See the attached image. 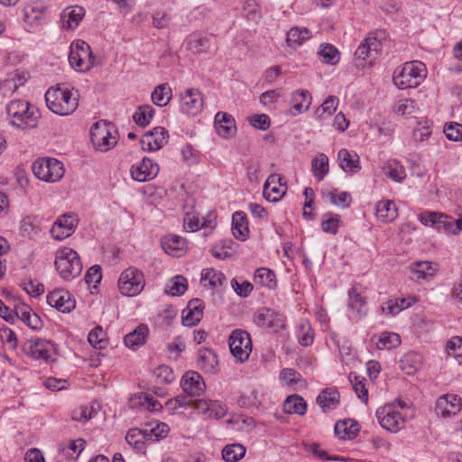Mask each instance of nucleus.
<instances>
[{
	"instance_id": "45",
	"label": "nucleus",
	"mask_w": 462,
	"mask_h": 462,
	"mask_svg": "<svg viewBox=\"0 0 462 462\" xmlns=\"http://www.w3.org/2000/svg\"><path fill=\"white\" fill-rule=\"evenodd\" d=\"M245 455V448L241 444L226 445L222 450V457L226 462H236Z\"/></svg>"
},
{
	"instance_id": "63",
	"label": "nucleus",
	"mask_w": 462,
	"mask_h": 462,
	"mask_svg": "<svg viewBox=\"0 0 462 462\" xmlns=\"http://www.w3.org/2000/svg\"><path fill=\"white\" fill-rule=\"evenodd\" d=\"M446 137L451 141H462V125L451 123L444 128Z\"/></svg>"
},
{
	"instance_id": "27",
	"label": "nucleus",
	"mask_w": 462,
	"mask_h": 462,
	"mask_svg": "<svg viewBox=\"0 0 462 462\" xmlns=\"http://www.w3.org/2000/svg\"><path fill=\"white\" fill-rule=\"evenodd\" d=\"M85 15V10L81 6H74L65 9L60 16L61 27L66 30L76 29Z\"/></svg>"
},
{
	"instance_id": "5",
	"label": "nucleus",
	"mask_w": 462,
	"mask_h": 462,
	"mask_svg": "<svg viewBox=\"0 0 462 462\" xmlns=\"http://www.w3.org/2000/svg\"><path fill=\"white\" fill-rule=\"evenodd\" d=\"M6 112L11 124L18 128H33L37 125V113L30 109L27 101L16 99L11 101L6 106Z\"/></svg>"
},
{
	"instance_id": "35",
	"label": "nucleus",
	"mask_w": 462,
	"mask_h": 462,
	"mask_svg": "<svg viewBox=\"0 0 462 462\" xmlns=\"http://www.w3.org/2000/svg\"><path fill=\"white\" fill-rule=\"evenodd\" d=\"M291 107L296 114H301L307 111L311 104V95L308 90H296L291 96Z\"/></svg>"
},
{
	"instance_id": "58",
	"label": "nucleus",
	"mask_w": 462,
	"mask_h": 462,
	"mask_svg": "<svg viewBox=\"0 0 462 462\" xmlns=\"http://www.w3.org/2000/svg\"><path fill=\"white\" fill-rule=\"evenodd\" d=\"M243 12L248 20L257 22L260 15V7L255 0H246L243 5Z\"/></svg>"
},
{
	"instance_id": "9",
	"label": "nucleus",
	"mask_w": 462,
	"mask_h": 462,
	"mask_svg": "<svg viewBox=\"0 0 462 462\" xmlns=\"http://www.w3.org/2000/svg\"><path fill=\"white\" fill-rule=\"evenodd\" d=\"M144 288L143 273L135 267L125 269L118 280L119 291L128 297L138 295Z\"/></svg>"
},
{
	"instance_id": "4",
	"label": "nucleus",
	"mask_w": 462,
	"mask_h": 462,
	"mask_svg": "<svg viewBox=\"0 0 462 462\" xmlns=\"http://www.w3.org/2000/svg\"><path fill=\"white\" fill-rule=\"evenodd\" d=\"M426 77L425 65L418 60L406 62L402 69H396L393 83L400 89L418 87Z\"/></svg>"
},
{
	"instance_id": "29",
	"label": "nucleus",
	"mask_w": 462,
	"mask_h": 462,
	"mask_svg": "<svg viewBox=\"0 0 462 462\" xmlns=\"http://www.w3.org/2000/svg\"><path fill=\"white\" fill-rule=\"evenodd\" d=\"M218 360L217 355L208 348H203L199 351L198 367L208 374H215Z\"/></svg>"
},
{
	"instance_id": "28",
	"label": "nucleus",
	"mask_w": 462,
	"mask_h": 462,
	"mask_svg": "<svg viewBox=\"0 0 462 462\" xmlns=\"http://www.w3.org/2000/svg\"><path fill=\"white\" fill-rule=\"evenodd\" d=\"M409 270L411 273L412 279L428 280L434 276L438 269L433 265L431 262L417 261L410 264Z\"/></svg>"
},
{
	"instance_id": "13",
	"label": "nucleus",
	"mask_w": 462,
	"mask_h": 462,
	"mask_svg": "<svg viewBox=\"0 0 462 462\" xmlns=\"http://www.w3.org/2000/svg\"><path fill=\"white\" fill-rule=\"evenodd\" d=\"M24 352L35 360L48 362L55 351L52 342L42 338L29 339L24 343Z\"/></svg>"
},
{
	"instance_id": "40",
	"label": "nucleus",
	"mask_w": 462,
	"mask_h": 462,
	"mask_svg": "<svg viewBox=\"0 0 462 462\" xmlns=\"http://www.w3.org/2000/svg\"><path fill=\"white\" fill-rule=\"evenodd\" d=\"M236 244L233 240H223L210 249L212 255L217 259H226L234 255Z\"/></svg>"
},
{
	"instance_id": "41",
	"label": "nucleus",
	"mask_w": 462,
	"mask_h": 462,
	"mask_svg": "<svg viewBox=\"0 0 462 462\" xmlns=\"http://www.w3.org/2000/svg\"><path fill=\"white\" fill-rule=\"evenodd\" d=\"M171 97V88L166 83L157 86L151 95L152 103L158 106H167Z\"/></svg>"
},
{
	"instance_id": "18",
	"label": "nucleus",
	"mask_w": 462,
	"mask_h": 462,
	"mask_svg": "<svg viewBox=\"0 0 462 462\" xmlns=\"http://www.w3.org/2000/svg\"><path fill=\"white\" fill-rule=\"evenodd\" d=\"M47 302L50 306L63 313H69L75 308V300L69 291L62 289L51 291L47 296Z\"/></svg>"
},
{
	"instance_id": "24",
	"label": "nucleus",
	"mask_w": 462,
	"mask_h": 462,
	"mask_svg": "<svg viewBox=\"0 0 462 462\" xmlns=\"http://www.w3.org/2000/svg\"><path fill=\"white\" fill-rule=\"evenodd\" d=\"M204 303L200 299H192L182 312V322L184 326L191 327L197 325L203 316Z\"/></svg>"
},
{
	"instance_id": "42",
	"label": "nucleus",
	"mask_w": 462,
	"mask_h": 462,
	"mask_svg": "<svg viewBox=\"0 0 462 462\" xmlns=\"http://www.w3.org/2000/svg\"><path fill=\"white\" fill-rule=\"evenodd\" d=\"M225 281V274L213 268L204 269L201 273V283L204 286H206L208 282L211 288H217L221 286Z\"/></svg>"
},
{
	"instance_id": "21",
	"label": "nucleus",
	"mask_w": 462,
	"mask_h": 462,
	"mask_svg": "<svg viewBox=\"0 0 462 462\" xmlns=\"http://www.w3.org/2000/svg\"><path fill=\"white\" fill-rule=\"evenodd\" d=\"M159 173V165L149 158H143V161L132 166L131 175L134 180L143 182L152 180Z\"/></svg>"
},
{
	"instance_id": "43",
	"label": "nucleus",
	"mask_w": 462,
	"mask_h": 462,
	"mask_svg": "<svg viewBox=\"0 0 462 462\" xmlns=\"http://www.w3.org/2000/svg\"><path fill=\"white\" fill-rule=\"evenodd\" d=\"M155 110L150 105L139 106L137 110L133 116V119L136 125L141 127L148 125L154 116Z\"/></svg>"
},
{
	"instance_id": "46",
	"label": "nucleus",
	"mask_w": 462,
	"mask_h": 462,
	"mask_svg": "<svg viewBox=\"0 0 462 462\" xmlns=\"http://www.w3.org/2000/svg\"><path fill=\"white\" fill-rule=\"evenodd\" d=\"M384 174L396 182H402L406 178L405 168L397 161H390L387 163Z\"/></svg>"
},
{
	"instance_id": "37",
	"label": "nucleus",
	"mask_w": 462,
	"mask_h": 462,
	"mask_svg": "<svg viewBox=\"0 0 462 462\" xmlns=\"http://www.w3.org/2000/svg\"><path fill=\"white\" fill-rule=\"evenodd\" d=\"M311 32L305 27H292L288 32L286 42L289 47L297 48L310 39Z\"/></svg>"
},
{
	"instance_id": "11",
	"label": "nucleus",
	"mask_w": 462,
	"mask_h": 462,
	"mask_svg": "<svg viewBox=\"0 0 462 462\" xmlns=\"http://www.w3.org/2000/svg\"><path fill=\"white\" fill-rule=\"evenodd\" d=\"M254 322L260 328L277 332L284 328L285 317L275 310L261 308L254 312Z\"/></svg>"
},
{
	"instance_id": "26",
	"label": "nucleus",
	"mask_w": 462,
	"mask_h": 462,
	"mask_svg": "<svg viewBox=\"0 0 462 462\" xmlns=\"http://www.w3.org/2000/svg\"><path fill=\"white\" fill-rule=\"evenodd\" d=\"M349 302L348 306L351 310L356 312L358 318L366 314V301L365 297L363 296V288L359 283H356L349 290Z\"/></svg>"
},
{
	"instance_id": "19",
	"label": "nucleus",
	"mask_w": 462,
	"mask_h": 462,
	"mask_svg": "<svg viewBox=\"0 0 462 462\" xmlns=\"http://www.w3.org/2000/svg\"><path fill=\"white\" fill-rule=\"evenodd\" d=\"M181 387L189 397H196L205 392L206 383L198 372L189 371L182 376Z\"/></svg>"
},
{
	"instance_id": "32",
	"label": "nucleus",
	"mask_w": 462,
	"mask_h": 462,
	"mask_svg": "<svg viewBox=\"0 0 462 462\" xmlns=\"http://www.w3.org/2000/svg\"><path fill=\"white\" fill-rule=\"evenodd\" d=\"M339 399L340 394L336 389L327 388L319 394L317 402L326 411L335 409L339 402Z\"/></svg>"
},
{
	"instance_id": "17",
	"label": "nucleus",
	"mask_w": 462,
	"mask_h": 462,
	"mask_svg": "<svg viewBox=\"0 0 462 462\" xmlns=\"http://www.w3.org/2000/svg\"><path fill=\"white\" fill-rule=\"evenodd\" d=\"M286 190V182H282L281 175L271 174L263 185V194L268 201L276 202L282 198Z\"/></svg>"
},
{
	"instance_id": "8",
	"label": "nucleus",
	"mask_w": 462,
	"mask_h": 462,
	"mask_svg": "<svg viewBox=\"0 0 462 462\" xmlns=\"http://www.w3.org/2000/svg\"><path fill=\"white\" fill-rule=\"evenodd\" d=\"M32 171L39 180L56 182L63 177L65 170L62 162L60 161L51 158H42L33 162Z\"/></svg>"
},
{
	"instance_id": "7",
	"label": "nucleus",
	"mask_w": 462,
	"mask_h": 462,
	"mask_svg": "<svg viewBox=\"0 0 462 462\" xmlns=\"http://www.w3.org/2000/svg\"><path fill=\"white\" fill-rule=\"evenodd\" d=\"M95 61L90 46L83 40L72 42L69 55V62L72 68L79 71L88 70Z\"/></svg>"
},
{
	"instance_id": "30",
	"label": "nucleus",
	"mask_w": 462,
	"mask_h": 462,
	"mask_svg": "<svg viewBox=\"0 0 462 462\" xmlns=\"http://www.w3.org/2000/svg\"><path fill=\"white\" fill-rule=\"evenodd\" d=\"M337 161L340 168L346 172L355 173L360 169L358 155L346 149H341L338 152Z\"/></svg>"
},
{
	"instance_id": "53",
	"label": "nucleus",
	"mask_w": 462,
	"mask_h": 462,
	"mask_svg": "<svg viewBox=\"0 0 462 462\" xmlns=\"http://www.w3.org/2000/svg\"><path fill=\"white\" fill-rule=\"evenodd\" d=\"M88 340L93 347L97 349H104L107 345L106 333L100 326H97L89 332Z\"/></svg>"
},
{
	"instance_id": "47",
	"label": "nucleus",
	"mask_w": 462,
	"mask_h": 462,
	"mask_svg": "<svg viewBox=\"0 0 462 462\" xmlns=\"http://www.w3.org/2000/svg\"><path fill=\"white\" fill-rule=\"evenodd\" d=\"M297 337L303 346H310L314 340V333L309 321H301L297 329Z\"/></svg>"
},
{
	"instance_id": "2",
	"label": "nucleus",
	"mask_w": 462,
	"mask_h": 462,
	"mask_svg": "<svg viewBox=\"0 0 462 462\" xmlns=\"http://www.w3.org/2000/svg\"><path fill=\"white\" fill-rule=\"evenodd\" d=\"M383 31L370 32L355 53V66L364 69L371 67L382 51Z\"/></svg>"
},
{
	"instance_id": "51",
	"label": "nucleus",
	"mask_w": 462,
	"mask_h": 462,
	"mask_svg": "<svg viewBox=\"0 0 462 462\" xmlns=\"http://www.w3.org/2000/svg\"><path fill=\"white\" fill-rule=\"evenodd\" d=\"M143 430L147 435V441L159 440L166 437L169 432V427L166 423L160 422L155 425L150 424Z\"/></svg>"
},
{
	"instance_id": "48",
	"label": "nucleus",
	"mask_w": 462,
	"mask_h": 462,
	"mask_svg": "<svg viewBox=\"0 0 462 462\" xmlns=\"http://www.w3.org/2000/svg\"><path fill=\"white\" fill-rule=\"evenodd\" d=\"M79 218L75 214L66 213L61 215L53 222L50 231H53L55 227L65 228L68 230L76 229L78 227Z\"/></svg>"
},
{
	"instance_id": "38",
	"label": "nucleus",
	"mask_w": 462,
	"mask_h": 462,
	"mask_svg": "<svg viewBox=\"0 0 462 462\" xmlns=\"http://www.w3.org/2000/svg\"><path fill=\"white\" fill-rule=\"evenodd\" d=\"M254 281L255 284L265 286L269 289H274L277 285L274 272L265 267L258 268L255 271Z\"/></svg>"
},
{
	"instance_id": "15",
	"label": "nucleus",
	"mask_w": 462,
	"mask_h": 462,
	"mask_svg": "<svg viewBox=\"0 0 462 462\" xmlns=\"http://www.w3.org/2000/svg\"><path fill=\"white\" fill-rule=\"evenodd\" d=\"M183 226L190 228V231H199L202 228L214 230L217 227V213L210 211L200 217L196 212H188L183 218Z\"/></svg>"
},
{
	"instance_id": "14",
	"label": "nucleus",
	"mask_w": 462,
	"mask_h": 462,
	"mask_svg": "<svg viewBox=\"0 0 462 462\" xmlns=\"http://www.w3.org/2000/svg\"><path fill=\"white\" fill-rule=\"evenodd\" d=\"M90 134L92 143L101 152L110 150L116 143V137L112 135L110 130L105 124L95 123L91 127Z\"/></svg>"
},
{
	"instance_id": "12",
	"label": "nucleus",
	"mask_w": 462,
	"mask_h": 462,
	"mask_svg": "<svg viewBox=\"0 0 462 462\" xmlns=\"http://www.w3.org/2000/svg\"><path fill=\"white\" fill-rule=\"evenodd\" d=\"M376 417L381 426L391 432L399 431L404 424V420L394 404L378 409Z\"/></svg>"
},
{
	"instance_id": "34",
	"label": "nucleus",
	"mask_w": 462,
	"mask_h": 462,
	"mask_svg": "<svg viewBox=\"0 0 462 462\" xmlns=\"http://www.w3.org/2000/svg\"><path fill=\"white\" fill-rule=\"evenodd\" d=\"M375 215L382 222H391L397 217V208L392 200L379 201L376 204Z\"/></svg>"
},
{
	"instance_id": "44",
	"label": "nucleus",
	"mask_w": 462,
	"mask_h": 462,
	"mask_svg": "<svg viewBox=\"0 0 462 462\" xmlns=\"http://www.w3.org/2000/svg\"><path fill=\"white\" fill-rule=\"evenodd\" d=\"M132 402H134L133 406L138 403L150 411H158L162 408V404L153 396L143 393L135 395Z\"/></svg>"
},
{
	"instance_id": "33",
	"label": "nucleus",
	"mask_w": 462,
	"mask_h": 462,
	"mask_svg": "<svg viewBox=\"0 0 462 462\" xmlns=\"http://www.w3.org/2000/svg\"><path fill=\"white\" fill-rule=\"evenodd\" d=\"M148 331L149 329L145 325H139L134 331L125 337V345L132 349L139 347L145 343Z\"/></svg>"
},
{
	"instance_id": "49",
	"label": "nucleus",
	"mask_w": 462,
	"mask_h": 462,
	"mask_svg": "<svg viewBox=\"0 0 462 462\" xmlns=\"http://www.w3.org/2000/svg\"><path fill=\"white\" fill-rule=\"evenodd\" d=\"M188 288L187 280L183 276H175L165 288V292L171 296L182 295Z\"/></svg>"
},
{
	"instance_id": "64",
	"label": "nucleus",
	"mask_w": 462,
	"mask_h": 462,
	"mask_svg": "<svg viewBox=\"0 0 462 462\" xmlns=\"http://www.w3.org/2000/svg\"><path fill=\"white\" fill-rule=\"evenodd\" d=\"M397 113L403 116H411L415 112V102L412 99H401L395 106Z\"/></svg>"
},
{
	"instance_id": "6",
	"label": "nucleus",
	"mask_w": 462,
	"mask_h": 462,
	"mask_svg": "<svg viewBox=\"0 0 462 462\" xmlns=\"http://www.w3.org/2000/svg\"><path fill=\"white\" fill-rule=\"evenodd\" d=\"M418 219L427 227L445 229L446 231H462V217L455 219L442 212L425 211L419 215Z\"/></svg>"
},
{
	"instance_id": "25",
	"label": "nucleus",
	"mask_w": 462,
	"mask_h": 462,
	"mask_svg": "<svg viewBox=\"0 0 462 462\" xmlns=\"http://www.w3.org/2000/svg\"><path fill=\"white\" fill-rule=\"evenodd\" d=\"M214 125L217 134L224 138L232 137L236 132L234 117L226 112H217L216 114Z\"/></svg>"
},
{
	"instance_id": "36",
	"label": "nucleus",
	"mask_w": 462,
	"mask_h": 462,
	"mask_svg": "<svg viewBox=\"0 0 462 462\" xmlns=\"http://www.w3.org/2000/svg\"><path fill=\"white\" fill-rule=\"evenodd\" d=\"M283 411L288 414L304 415L307 411V403L300 395L292 394L284 401Z\"/></svg>"
},
{
	"instance_id": "62",
	"label": "nucleus",
	"mask_w": 462,
	"mask_h": 462,
	"mask_svg": "<svg viewBox=\"0 0 462 462\" xmlns=\"http://www.w3.org/2000/svg\"><path fill=\"white\" fill-rule=\"evenodd\" d=\"M154 374L159 379L160 383H171L175 376L173 371L165 365H161L154 369Z\"/></svg>"
},
{
	"instance_id": "50",
	"label": "nucleus",
	"mask_w": 462,
	"mask_h": 462,
	"mask_svg": "<svg viewBox=\"0 0 462 462\" xmlns=\"http://www.w3.org/2000/svg\"><path fill=\"white\" fill-rule=\"evenodd\" d=\"M312 171L318 180L325 177L328 172V158L326 154L320 153L312 161Z\"/></svg>"
},
{
	"instance_id": "1",
	"label": "nucleus",
	"mask_w": 462,
	"mask_h": 462,
	"mask_svg": "<svg viewBox=\"0 0 462 462\" xmlns=\"http://www.w3.org/2000/svg\"><path fill=\"white\" fill-rule=\"evenodd\" d=\"M78 91L60 85L50 88L45 93L48 108L59 116L72 114L78 107Z\"/></svg>"
},
{
	"instance_id": "55",
	"label": "nucleus",
	"mask_w": 462,
	"mask_h": 462,
	"mask_svg": "<svg viewBox=\"0 0 462 462\" xmlns=\"http://www.w3.org/2000/svg\"><path fill=\"white\" fill-rule=\"evenodd\" d=\"M85 443V440L82 439L72 440L67 447L62 448V452L68 458L75 460L84 449Z\"/></svg>"
},
{
	"instance_id": "57",
	"label": "nucleus",
	"mask_w": 462,
	"mask_h": 462,
	"mask_svg": "<svg viewBox=\"0 0 462 462\" xmlns=\"http://www.w3.org/2000/svg\"><path fill=\"white\" fill-rule=\"evenodd\" d=\"M97 413L93 406H81L75 409L71 413V418L75 421L86 423Z\"/></svg>"
},
{
	"instance_id": "54",
	"label": "nucleus",
	"mask_w": 462,
	"mask_h": 462,
	"mask_svg": "<svg viewBox=\"0 0 462 462\" xmlns=\"http://www.w3.org/2000/svg\"><path fill=\"white\" fill-rule=\"evenodd\" d=\"M401 344V337L396 333H383L377 343L378 349H391L398 346Z\"/></svg>"
},
{
	"instance_id": "3",
	"label": "nucleus",
	"mask_w": 462,
	"mask_h": 462,
	"mask_svg": "<svg viewBox=\"0 0 462 462\" xmlns=\"http://www.w3.org/2000/svg\"><path fill=\"white\" fill-rule=\"evenodd\" d=\"M55 268L60 276L65 281H71L82 272V263L76 251L63 247L57 251Z\"/></svg>"
},
{
	"instance_id": "16",
	"label": "nucleus",
	"mask_w": 462,
	"mask_h": 462,
	"mask_svg": "<svg viewBox=\"0 0 462 462\" xmlns=\"http://www.w3.org/2000/svg\"><path fill=\"white\" fill-rule=\"evenodd\" d=\"M203 108V97L197 88H189L185 91L180 98V110L190 116H196Z\"/></svg>"
},
{
	"instance_id": "31",
	"label": "nucleus",
	"mask_w": 462,
	"mask_h": 462,
	"mask_svg": "<svg viewBox=\"0 0 462 462\" xmlns=\"http://www.w3.org/2000/svg\"><path fill=\"white\" fill-rule=\"evenodd\" d=\"M334 431L342 440L353 439L359 432V426L352 420H339L335 424Z\"/></svg>"
},
{
	"instance_id": "22",
	"label": "nucleus",
	"mask_w": 462,
	"mask_h": 462,
	"mask_svg": "<svg viewBox=\"0 0 462 462\" xmlns=\"http://www.w3.org/2000/svg\"><path fill=\"white\" fill-rule=\"evenodd\" d=\"M168 132L165 128L158 126L146 133L141 139L143 150L157 151L167 143Z\"/></svg>"
},
{
	"instance_id": "10",
	"label": "nucleus",
	"mask_w": 462,
	"mask_h": 462,
	"mask_svg": "<svg viewBox=\"0 0 462 462\" xmlns=\"http://www.w3.org/2000/svg\"><path fill=\"white\" fill-rule=\"evenodd\" d=\"M229 348L237 360L246 361L252 351V340L249 333L245 330L235 329L229 337Z\"/></svg>"
},
{
	"instance_id": "20",
	"label": "nucleus",
	"mask_w": 462,
	"mask_h": 462,
	"mask_svg": "<svg viewBox=\"0 0 462 462\" xmlns=\"http://www.w3.org/2000/svg\"><path fill=\"white\" fill-rule=\"evenodd\" d=\"M462 407L461 398L455 394H444L440 396L435 406V411L442 417L456 415Z\"/></svg>"
},
{
	"instance_id": "23",
	"label": "nucleus",
	"mask_w": 462,
	"mask_h": 462,
	"mask_svg": "<svg viewBox=\"0 0 462 462\" xmlns=\"http://www.w3.org/2000/svg\"><path fill=\"white\" fill-rule=\"evenodd\" d=\"M161 244L164 252L174 257L183 255L188 248L186 239L173 233L163 236Z\"/></svg>"
},
{
	"instance_id": "39",
	"label": "nucleus",
	"mask_w": 462,
	"mask_h": 462,
	"mask_svg": "<svg viewBox=\"0 0 462 462\" xmlns=\"http://www.w3.org/2000/svg\"><path fill=\"white\" fill-rule=\"evenodd\" d=\"M125 440L136 450L144 452L147 435L143 430L131 429L126 433Z\"/></svg>"
},
{
	"instance_id": "61",
	"label": "nucleus",
	"mask_w": 462,
	"mask_h": 462,
	"mask_svg": "<svg viewBox=\"0 0 462 462\" xmlns=\"http://www.w3.org/2000/svg\"><path fill=\"white\" fill-rule=\"evenodd\" d=\"M321 226L323 231H337L339 228V216L332 213L324 214Z\"/></svg>"
},
{
	"instance_id": "60",
	"label": "nucleus",
	"mask_w": 462,
	"mask_h": 462,
	"mask_svg": "<svg viewBox=\"0 0 462 462\" xmlns=\"http://www.w3.org/2000/svg\"><path fill=\"white\" fill-rule=\"evenodd\" d=\"M337 104V97L330 96L322 103L320 108L317 109L316 113L319 117L325 114L331 116L336 111Z\"/></svg>"
},
{
	"instance_id": "59",
	"label": "nucleus",
	"mask_w": 462,
	"mask_h": 462,
	"mask_svg": "<svg viewBox=\"0 0 462 462\" xmlns=\"http://www.w3.org/2000/svg\"><path fill=\"white\" fill-rule=\"evenodd\" d=\"M232 231H249L246 214L236 211L232 216Z\"/></svg>"
},
{
	"instance_id": "52",
	"label": "nucleus",
	"mask_w": 462,
	"mask_h": 462,
	"mask_svg": "<svg viewBox=\"0 0 462 462\" xmlns=\"http://www.w3.org/2000/svg\"><path fill=\"white\" fill-rule=\"evenodd\" d=\"M319 54L323 58L326 63L336 65L340 60V53L337 48L329 43L320 45Z\"/></svg>"
},
{
	"instance_id": "56",
	"label": "nucleus",
	"mask_w": 462,
	"mask_h": 462,
	"mask_svg": "<svg viewBox=\"0 0 462 462\" xmlns=\"http://www.w3.org/2000/svg\"><path fill=\"white\" fill-rule=\"evenodd\" d=\"M349 380L358 398L366 402L368 399V392L365 387V379L350 374Z\"/></svg>"
}]
</instances>
